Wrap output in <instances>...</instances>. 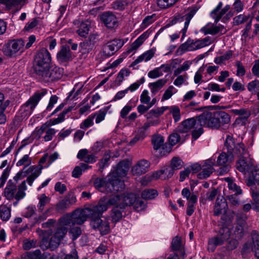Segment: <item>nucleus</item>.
I'll return each mask as SVG.
<instances>
[{"label":"nucleus","mask_w":259,"mask_h":259,"mask_svg":"<svg viewBox=\"0 0 259 259\" xmlns=\"http://www.w3.org/2000/svg\"><path fill=\"white\" fill-rule=\"evenodd\" d=\"M127 200V198L120 197V194L112 195L108 199L103 197L99 200L97 205L88 207L91 218L101 217L108 209L109 205H112L113 207L111 210L110 217L112 222L116 223L123 217L124 208L130 203Z\"/></svg>","instance_id":"obj_1"},{"label":"nucleus","mask_w":259,"mask_h":259,"mask_svg":"<svg viewBox=\"0 0 259 259\" xmlns=\"http://www.w3.org/2000/svg\"><path fill=\"white\" fill-rule=\"evenodd\" d=\"M197 121L200 126L218 129L222 125L230 121V116L226 112L222 111L214 112L205 111L198 116Z\"/></svg>","instance_id":"obj_2"},{"label":"nucleus","mask_w":259,"mask_h":259,"mask_svg":"<svg viewBox=\"0 0 259 259\" xmlns=\"http://www.w3.org/2000/svg\"><path fill=\"white\" fill-rule=\"evenodd\" d=\"M31 163V158L29 157L28 154L24 155L16 163L17 166L24 165V168L19 171L14 177V180L16 182L26 177L29 174H31L27 179V182L29 186H32L33 182L41 174L42 167L36 166L35 165L31 166L28 168L26 167L30 165Z\"/></svg>","instance_id":"obj_3"},{"label":"nucleus","mask_w":259,"mask_h":259,"mask_svg":"<svg viewBox=\"0 0 259 259\" xmlns=\"http://www.w3.org/2000/svg\"><path fill=\"white\" fill-rule=\"evenodd\" d=\"M94 187L102 192L119 191L124 188V182L119 180L114 173H110L106 178H97L94 181Z\"/></svg>","instance_id":"obj_4"},{"label":"nucleus","mask_w":259,"mask_h":259,"mask_svg":"<svg viewBox=\"0 0 259 259\" xmlns=\"http://www.w3.org/2000/svg\"><path fill=\"white\" fill-rule=\"evenodd\" d=\"M88 217L91 218V213L89 208L82 210H76L72 214H67L60 220V225L71 227L73 225L83 224Z\"/></svg>","instance_id":"obj_5"},{"label":"nucleus","mask_w":259,"mask_h":259,"mask_svg":"<svg viewBox=\"0 0 259 259\" xmlns=\"http://www.w3.org/2000/svg\"><path fill=\"white\" fill-rule=\"evenodd\" d=\"M51 61V57L48 51L42 48L36 53L34 58V69L38 75L48 68Z\"/></svg>","instance_id":"obj_6"},{"label":"nucleus","mask_w":259,"mask_h":259,"mask_svg":"<svg viewBox=\"0 0 259 259\" xmlns=\"http://www.w3.org/2000/svg\"><path fill=\"white\" fill-rule=\"evenodd\" d=\"M24 45V41L22 39L10 40L3 46V52L9 57H15L22 54Z\"/></svg>","instance_id":"obj_7"},{"label":"nucleus","mask_w":259,"mask_h":259,"mask_svg":"<svg viewBox=\"0 0 259 259\" xmlns=\"http://www.w3.org/2000/svg\"><path fill=\"white\" fill-rule=\"evenodd\" d=\"M231 234L230 228L223 227L220 229L219 233L216 237L211 238L208 242V250L213 252L218 245H221L225 241L228 240Z\"/></svg>","instance_id":"obj_8"},{"label":"nucleus","mask_w":259,"mask_h":259,"mask_svg":"<svg viewBox=\"0 0 259 259\" xmlns=\"http://www.w3.org/2000/svg\"><path fill=\"white\" fill-rule=\"evenodd\" d=\"M225 147L228 153L234 156H239L244 154L246 155L244 145L239 143L235 144L234 140L230 136H227L226 139Z\"/></svg>","instance_id":"obj_9"},{"label":"nucleus","mask_w":259,"mask_h":259,"mask_svg":"<svg viewBox=\"0 0 259 259\" xmlns=\"http://www.w3.org/2000/svg\"><path fill=\"white\" fill-rule=\"evenodd\" d=\"M198 9L196 7H193L189 8L187 10V13L184 16L178 14L174 17L170 22L171 25L176 24L177 22H182L185 21L184 26L182 30V33L183 34L182 37H184L187 32V28L189 26L190 22L194 15L196 14Z\"/></svg>","instance_id":"obj_10"},{"label":"nucleus","mask_w":259,"mask_h":259,"mask_svg":"<svg viewBox=\"0 0 259 259\" xmlns=\"http://www.w3.org/2000/svg\"><path fill=\"white\" fill-rule=\"evenodd\" d=\"M64 73L63 69L57 66H52L47 68L38 76L40 79L45 81H54L60 79Z\"/></svg>","instance_id":"obj_11"},{"label":"nucleus","mask_w":259,"mask_h":259,"mask_svg":"<svg viewBox=\"0 0 259 259\" xmlns=\"http://www.w3.org/2000/svg\"><path fill=\"white\" fill-rule=\"evenodd\" d=\"M151 143L154 150H159L161 156L169 153L171 150V146L164 143V138L160 135H154L152 137Z\"/></svg>","instance_id":"obj_12"},{"label":"nucleus","mask_w":259,"mask_h":259,"mask_svg":"<svg viewBox=\"0 0 259 259\" xmlns=\"http://www.w3.org/2000/svg\"><path fill=\"white\" fill-rule=\"evenodd\" d=\"M109 217L91 218V225L94 229H97L101 234H108L110 230L109 220Z\"/></svg>","instance_id":"obj_13"},{"label":"nucleus","mask_w":259,"mask_h":259,"mask_svg":"<svg viewBox=\"0 0 259 259\" xmlns=\"http://www.w3.org/2000/svg\"><path fill=\"white\" fill-rule=\"evenodd\" d=\"M46 93V90L36 93L21 107V110L26 112V115L30 114L39 100Z\"/></svg>","instance_id":"obj_14"},{"label":"nucleus","mask_w":259,"mask_h":259,"mask_svg":"<svg viewBox=\"0 0 259 259\" xmlns=\"http://www.w3.org/2000/svg\"><path fill=\"white\" fill-rule=\"evenodd\" d=\"M120 197H124L128 199L130 203L125 206L124 208V212L126 208L133 206L135 210L138 211L143 210L146 207V204L143 201L137 198L136 195L132 193H124L120 194Z\"/></svg>","instance_id":"obj_15"},{"label":"nucleus","mask_w":259,"mask_h":259,"mask_svg":"<svg viewBox=\"0 0 259 259\" xmlns=\"http://www.w3.org/2000/svg\"><path fill=\"white\" fill-rule=\"evenodd\" d=\"M123 45V42L120 39H114L108 42L103 46L101 52L103 59L113 55Z\"/></svg>","instance_id":"obj_16"},{"label":"nucleus","mask_w":259,"mask_h":259,"mask_svg":"<svg viewBox=\"0 0 259 259\" xmlns=\"http://www.w3.org/2000/svg\"><path fill=\"white\" fill-rule=\"evenodd\" d=\"M238 157L240 158L236 162V168L243 174L249 173L253 164L251 159L248 157V153L246 152V155L241 154Z\"/></svg>","instance_id":"obj_17"},{"label":"nucleus","mask_w":259,"mask_h":259,"mask_svg":"<svg viewBox=\"0 0 259 259\" xmlns=\"http://www.w3.org/2000/svg\"><path fill=\"white\" fill-rule=\"evenodd\" d=\"M215 164V159L210 158L206 160L201 167V171L199 172L197 177L199 179H205L208 178L214 171L213 166Z\"/></svg>","instance_id":"obj_18"},{"label":"nucleus","mask_w":259,"mask_h":259,"mask_svg":"<svg viewBox=\"0 0 259 259\" xmlns=\"http://www.w3.org/2000/svg\"><path fill=\"white\" fill-rule=\"evenodd\" d=\"M150 163L146 159H141L137 161L132 168V172L134 175L140 176L146 173L149 169Z\"/></svg>","instance_id":"obj_19"},{"label":"nucleus","mask_w":259,"mask_h":259,"mask_svg":"<svg viewBox=\"0 0 259 259\" xmlns=\"http://www.w3.org/2000/svg\"><path fill=\"white\" fill-rule=\"evenodd\" d=\"M67 232V229L66 227L61 226L58 228L54 235L50 239V245L53 248L57 247Z\"/></svg>","instance_id":"obj_20"},{"label":"nucleus","mask_w":259,"mask_h":259,"mask_svg":"<svg viewBox=\"0 0 259 259\" xmlns=\"http://www.w3.org/2000/svg\"><path fill=\"white\" fill-rule=\"evenodd\" d=\"M130 164L129 160H122L118 163L115 171L111 173L115 174L116 179L121 180L120 178L125 177L127 175Z\"/></svg>","instance_id":"obj_21"},{"label":"nucleus","mask_w":259,"mask_h":259,"mask_svg":"<svg viewBox=\"0 0 259 259\" xmlns=\"http://www.w3.org/2000/svg\"><path fill=\"white\" fill-rule=\"evenodd\" d=\"M223 3L220 2L210 13L211 17L214 20L215 23H218L230 8L229 5H226L221 9Z\"/></svg>","instance_id":"obj_22"},{"label":"nucleus","mask_w":259,"mask_h":259,"mask_svg":"<svg viewBox=\"0 0 259 259\" xmlns=\"http://www.w3.org/2000/svg\"><path fill=\"white\" fill-rule=\"evenodd\" d=\"M102 21L108 28H113L117 25L116 16L110 12L103 13L101 16Z\"/></svg>","instance_id":"obj_23"},{"label":"nucleus","mask_w":259,"mask_h":259,"mask_svg":"<svg viewBox=\"0 0 259 259\" xmlns=\"http://www.w3.org/2000/svg\"><path fill=\"white\" fill-rule=\"evenodd\" d=\"M149 35V33L148 31L144 32L127 49L126 53L129 54L136 51L142 45L144 41L148 37Z\"/></svg>","instance_id":"obj_24"},{"label":"nucleus","mask_w":259,"mask_h":259,"mask_svg":"<svg viewBox=\"0 0 259 259\" xmlns=\"http://www.w3.org/2000/svg\"><path fill=\"white\" fill-rule=\"evenodd\" d=\"M57 59L60 63L69 61L71 59L72 55L69 47L63 46L57 53Z\"/></svg>","instance_id":"obj_25"},{"label":"nucleus","mask_w":259,"mask_h":259,"mask_svg":"<svg viewBox=\"0 0 259 259\" xmlns=\"http://www.w3.org/2000/svg\"><path fill=\"white\" fill-rule=\"evenodd\" d=\"M197 123L198 122L194 118H189L182 122L179 126L178 130L181 133H187L192 128H196Z\"/></svg>","instance_id":"obj_26"},{"label":"nucleus","mask_w":259,"mask_h":259,"mask_svg":"<svg viewBox=\"0 0 259 259\" xmlns=\"http://www.w3.org/2000/svg\"><path fill=\"white\" fill-rule=\"evenodd\" d=\"M170 67L167 64H162L160 67L155 68L152 70L150 71L148 73V76L152 79L157 78L163 75L162 70L164 72L169 71Z\"/></svg>","instance_id":"obj_27"},{"label":"nucleus","mask_w":259,"mask_h":259,"mask_svg":"<svg viewBox=\"0 0 259 259\" xmlns=\"http://www.w3.org/2000/svg\"><path fill=\"white\" fill-rule=\"evenodd\" d=\"M227 206L226 200L221 196L218 197L216 200L214 206V215L218 216L221 214L223 211L225 212V208Z\"/></svg>","instance_id":"obj_28"},{"label":"nucleus","mask_w":259,"mask_h":259,"mask_svg":"<svg viewBox=\"0 0 259 259\" xmlns=\"http://www.w3.org/2000/svg\"><path fill=\"white\" fill-rule=\"evenodd\" d=\"M17 186L16 184L13 183L11 180L8 181L7 186L4 192V196L8 200H11L15 197Z\"/></svg>","instance_id":"obj_29"},{"label":"nucleus","mask_w":259,"mask_h":259,"mask_svg":"<svg viewBox=\"0 0 259 259\" xmlns=\"http://www.w3.org/2000/svg\"><path fill=\"white\" fill-rule=\"evenodd\" d=\"M195 42L193 40L188 39L186 42L181 45L177 50L178 55H182L186 51L196 50Z\"/></svg>","instance_id":"obj_30"},{"label":"nucleus","mask_w":259,"mask_h":259,"mask_svg":"<svg viewBox=\"0 0 259 259\" xmlns=\"http://www.w3.org/2000/svg\"><path fill=\"white\" fill-rule=\"evenodd\" d=\"M224 30V27L222 25L214 26L213 25L207 24L201 28V31L205 34L214 35L219 32L222 33Z\"/></svg>","instance_id":"obj_31"},{"label":"nucleus","mask_w":259,"mask_h":259,"mask_svg":"<svg viewBox=\"0 0 259 259\" xmlns=\"http://www.w3.org/2000/svg\"><path fill=\"white\" fill-rule=\"evenodd\" d=\"M155 50L151 49L139 56L133 62V65H136L143 61L147 62L149 61L154 55Z\"/></svg>","instance_id":"obj_32"},{"label":"nucleus","mask_w":259,"mask_h":259,"mask_svg":"<svg viewBox=\"0 0 259 259\" xmlns=\"http://www.w3.org/2000/svg\"><path fill=\"white\" fill-rule=\"evenodd\" d=\"M91 25V22L89 21L81 22L78 25V28L76 30L77 33L81 37H85L89 33Z\"/></svg>","instance_id":"obj_33"},{"label":"nucleus","mask_w":259,"mask_h":259,"mask_svg":"<svg viewBox=\"0 0 259 259\" xmlns=\"http://www.w3.org/2000/svg\"><path fill=\"white\" fill-rule=\"evenodd\" d=\"M225 180L227 182L228 187L232 193H234V194L236 195H240L242 193V191L240 187L234 182V180L230 178H226Z\"/></svg>","instance_id":"obj_34"},{"label":"nucleus","mask_w":259,"mask_h":259,"mask_svg":"<svg viewBox=\"0 0 259 259\" xmlns=\"http://www.w3.org/2000/svg\"><path fill=\"white\" fill-rule=\"evenodd\" d=\"M167 80L164 78L159 79L157 81L150 83L149 87L153 94H156L166 84Z\"/></svg>","instance_id":"obj_35"},{"label":"nucleus","mask_w":259,"mask_h":259,"mask_svg":"<svg viewBox=\"0 0 259 259\" xmlns=\"http://www.w3.org/2000/svg\"><path fill=\"white\" fill-rule=\"evenodd\" d=\"M234 156L225 153V152H222L217 159V164L218 165H224L228 164V163L231 161L234 158Z\"/></svg>","instance_id":"obj_36"},{"label":"nucleus","mask_w":259,"mask_h":259,"mask_svg":"<svg viewBox=\"0 0 259 259\" xmlns=\"http://www.w3.org/2000/svg\"><path fill=\"white\" fill-rule=\"evenodd\" d=\"M11 208L6 205L0 206V218L3 221H8L11 217Z\"/></svg>","instance_id":"obj_37"},{"label":"nucleus","mask_w":259,"mask_h":259,"mask_svg":"<svg viewBox=\"0 0 259 259\" xmlns=\"http://www.w3.org/2000/svg\"><path fill=\"white\" fill-rule=\"evenodd\" d=\"M168 108L169 107L163 106L152 109L146 115V116L147 119L152 118L153 116L158 117L162 115L165 110H168Z\"/></svg>","instance_id":"obj_38"},{"label":"nucleus","mask_w":259,"mask_h":259,"mask_svg":"<svg viewBox=\"0 0 259 259\" xmlns=\"http://www.w3.org/2000/svg\"><path fill=\"white\" fill-rule=\"evenodd\" d=\"M182 195L186 198L188 202H197V196L194 193L191 194L190 191L187 188L182 190Z\"/></svg>","instance_id":"obj_39"},{"label":"nucleus","mask_w":259,"mask_h":259,"mask_svg":"<svg viewBox=\"0 0 259 259\" xmlns=\"http://www.w3.org/2000/svg\"><path fill=\"white\" fill-rule=\"evenodd\" d=\"M27 189L26 182L25 181H23L18 186V191L15 195V198L18 201L19 200L23 199L26 195L25 191Z\"/></svg>","instance_id":"obj_40"},{"label":"nucleus","mask_w":259,"mask_h":259,"mask_svg":"<svg viewBox=\"0 0 259 259\" xmlns=\"http://www.w3.org/2000/svg\"><path fill=\"white\" fill-rule=\"evenodd\" d=\"M131 73L130 70L127 68L122 69L118 74L115 81V83L119 85L123 81L125 77H128Z\"/></svg>","instance_id":"obj_41"},{"label":"nucleus","mask_w":259,"mask_h":259,"mask_svg":"<svg viewBox=\"0 0 259 259\" xmlns=\"http://www.w3.org/2000/svg\"><path fill=\"white\" fill-rule=\"evenodd\" d=\"M39 202L37 204V208L38 211L42 212L45 206L48 203H49L50 198L47 197L45 194H42L38 197Z\"/></svg>","instance_id":"obj_42"},{"label":"nucleus","mask_w":259,"mask_h":259,"mask_svg":"<svg viewBox=\"0 0 259 259\" xmlns=\"http://www.w3.org/2000/svg\"><path fill=\"white\" fill-rule=\"evenodd\" d=\"M49 255L47 253L41 254L40 251L37 249L33 252H29L26 259H47Z\"/></svg>","instance_id":"obj_43"},{"label":"nucleus","mask_w":259,"mask_h":259,"mask_svg":"<svg viewBox=\"0 0 259 259\" xmlns=\"http://www.w3.org/2000/svg\"><path fill=\"white\" fill-rule=\"evenodd\" d=\"M95 117V114L90 115L80 124L79 127L82 130H85L88 128L93 126L94 125V119Z\"/></svg>","instance_id":"obj_44"},{"label":"nucleus","mask_w":259,"mask_h":259,"mask_svg":"<svg viewBox=\"0 0 259 259\" xmlns=\"http://www.w3.org/2000/svg\"><path fill=\"white\" fill-rule=\"evenodd\" d=\"M250 172L251 175L249 179L252 183L259 184V165L253 166Z\"/></svg>","instance_id":"obj_45"},{"label":"nucleus","mask_w":259,"mask_h":259,"mask_svg":"<svg viewBox=\"0 0 259 259\" xmlns=\"http://www.w3.org/2000/svg\"><path fill=\"white\" fill-rule=\"evenodd\" d=\"M176 78L174 81V84L177 87H180L183 84L187 83V79L188 78V74L185 73L180 75H174Z\"/></svg>","instance_id":"obj_46"},{"label":"nucleus","mask_w":259,"mask_h":259,"mask_svg":"<svg viewBox=\"0 0 259 259\" xmlns=\"http://www.w3.org/2000/svg\"><path fill=\"white\" fill-rule=\"evenodd\" d=\"M247 90L252 95H255L259 90V80L255 79L249 82L247 85Z\"/></svg>","instance_id":"obj_47"},{"label":"nucleus","mask_w":259,"mask_h":259,"mask_svg":"<svg viewBox=\"0 0 259 259\" xmlns=\"http://www.w3.org/2000/svg\"><path fill=\"white\" fill-rule=\"evenodd\" d=\"M89 166L84 163H81L79 166H76L72 172V176L74 178L79 177Z\"/></svg>","instance_id":"obj_48"},{"label":"nucleus","mask_w":259,"mask_h":259,"mask_svg":"<svg viewBox=\"0 0 259 259\" xmlns=\"http://www.w3.org/2000/svg\"><path fill=\"white\" fill-rule=\"evenodd\" d=\"M168 110H169V113L172 114L174 121H179L181 119L180 109L178 106H172L169 107Z\"/></svg>","instance_id":"obj_49"},{"label":"nucleus","mask_w":259,"mask_h":259,"mask_svg":"<svg viewBox=\"0 0 259 259\" xmlns=\"http://www.w3.org/2000/svg\"><path fill=\"white\" fill-rule=\"evenodd\" d=\"M94 47L92 43H89L86 40L81 42L79 45L80 51L82 54L89 53L93 49Z\"/></svg>","instance_id":"obj_50"},{"label":"nucleus","mask_w":259,"mask_h":259,"mask_svg":"<svg viewBox=\"0 0 259 259\" xmlns=\"http://www.w3.org/2000/svg\"><path fill=\"white\" fill-rule=\"evenodd\" d=\"M158 195L156 190L154 189L145 190L142 192V196L145 199H152Z\"/></svg>","instance_id":"obj_51"},{"label":"nucleus","mask_w":259,"mask_h":259,"mask_svg":"<svg viewBox=\"0 0 259 259\" xmlns=\"http://www.w3.org/2000/svg\"><path fill=\"white\" fill-rule=\"evenodd\" d=\"M231 112L240 116L243 119H247L250 115V112L244 109H231Z\"/></svg>","instance_id":"obj_52"},{"label":"nucleus","mask_w":259,"mask_h":259,"mask_svg":"<svg viewBox=\"0 0 259 259\" xmlns=\"http://www.w3.org/2000/svg\"><path fill=\"white\" fill-rule=\"evenodd\" d=\"M183 166V161L178 157H174L170 163V166L175 170L181 169Z\"/></svg>","instance_id":"obj_53"},{"label":"nucleus","mask_w":259,"mask_h":259,"mask_svg":"<svg viewBox=\"0 0 259 259\" xmlns=\"http://www.w3.org/2000/svg\"><path fill=\"white\" fill-rule=\"evenodd\" d=\"M53 211V208L50 207L47 209L44 212L40 214L37 217L34 218L35 223H39L42 221L46 220L49 215H51Z\"/></svg>","instance_id":"obj_54"},{"label":"nucleus","mask_w":259,"mask_h":259,"mask_svg":"<svg viewBox=\"0 0 259 259\" xmlns=\"http://www.w3.org/2000/svg\"><path fill=\"white\" fill-rule=\"evenodd\" d=\"M178 1V0H157V5L162 9H166L174 5Z\"/></svg>","instance_id":"obj_55"},{"label":"nucleus","mask_w":259,"mask_h":259,"mask_svg":"<svg viewBox=\"0 0 259 259\" xmlns=\"http://www.w3.org/2000/svg\"><path fill=\"white\" fill-rule=\"evenodd\" d=\"M134 107L135 105H133L131 102H128L127 104L121 110L120 112V117L123 119L125 118L127 115Z\"/></svg>","instance_id":"obj_56"},{"label":"nucleus","mask_w":259,"mask_h":259,"mask_svg":"<svg viewBox=\"0 0 259 259\" xmlns=\"http://www.w3.org/2000/svg\"><path fill=\"white\" fill-rule=\"evenodd\" d=\"M182 245L183 244L181 238L176 236L172 239L171 242V248L172 250H180Z\"/></svg>","instance_id":"obj_57"},{"label":"nucleus","mask_w":259,"mask_h":259,"mask_svg":"<svg viewBox=\"0 0 259 259\" xmlns=\"http://www.w3.org/2000/svg\"><path fill=\"white\" fill-rule=\"evenodd\" d=\"M238 195L231 194L227 196V199L231 205L234 207L238 206L240 204V200L238 197Z\"/></svg>","instance_id":"obj_58"},{"label":"nucleus","mask_w":259,"mask_h":259,"mask_svg":"<svg viewBox=\"0 0 259 259\" xmlns=\"http://www.w3.org/2000/svg\"><path fill=\"white\" fill-rule=\"evenodd\" d=\"M107 114V110L105 108L100 109L98 112L95 113L96 117V123H99L104 120L105 116Z\"/></svg>","instance_id":"obj_59"},{"label":"nucleus","mask_w":259,"mask_h":259,"mask_svg":"<svg viewBox=\"0 0 259 259\" xmlns=\"http://www.w3.org/2000/svg\"><path fill=\"white\" fill-rule=\"evenodd\" d=\"M127 3L126 1L117 0L113 4V8L118 10H123L127 6Z\"/></svg>","instance_id":"obj_60"},{"label":"nucleus","mask_w":259,"mask_h":259,"mask_svg":"<svg viewBox=\"0 0 259 259\" xmlns=\"http://www.w3.org/2000/svg\"><path fill=\"white\" fill-rule=\"evenodd\" d=\"M202 127L200 126L199 122L198 121L197 126H196L195 129L192 133V139L194 140H197L203 133V130Z\"/></svg>","instance_id":"obj_61"},{"label":"nucleus","mask_w":259,"mask_h":259,"mask_svg":"<svg viewBox=\"0 0 259 259\" xmlns=\"http://www.w3.org/2000/svg\"><path fill=\"white\" fill-rule=\"evenodd\" d=\"M248 19L249 16L239 15L234 18L233 23L234 25H239L246 22Z\"/></svg>","instance_id":"obj_62"},{"label":"nucleus","mask_w":259,"mask_h":259,"mask_svg":"<svg viewBox=\"0 0 259 259\" xmlns=\"http://www.w3.org/2000/svg\"><path fill=\"white\" fill-rule=\"evenodd\" d=\"M174 90L175 88L172 85H170L164 92L161 98V101H164L170 98L174 94L173 91Z\"/></svg>","instance_id":"obj_63"},{"label":"nucleus","mask_w":259,"mask_h":259,"mask_svg":"<svg viewBox=\"0 0 259 259\" xmlns=\"http://www.w3.org/2000/svg\"><path fill=\"white\" fill-rule=\"evenodd\" d=\"M154 16L153 15L147 16L143 20L141 25V27L142 29H145L150 24L154 21Z\"/></svg>","instance_id":"obj_64"}]
</instances>
